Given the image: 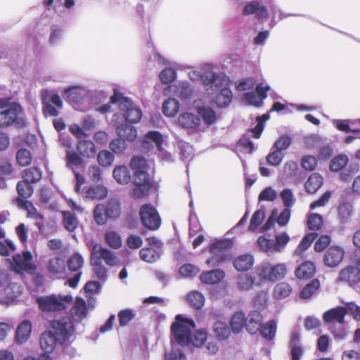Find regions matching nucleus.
Here are the masks:
<instances>
[{"label":"nucleus","mask_w":360,"mask_h":360,"mask_svg":"<svg viewBox=\"0 0 360 360\" xmlns=\"http://www.w3.org/2000/svg\"><path fill=\"white\" fill-rule=\"evenodd\" d=\"M108 195V190L103 186L89 187L86 190V197L90 199L101 200Z\"/></svg>","instance_id":"46"},{"label":"nucleus","mask_w":360,"mask_h":360,"mask_svg":"<svg viewBox=\"0 0 360 360\" xmlns=\"http://www.w3.org/2000/svg\"><path fill=\"white\" fill-rule=\"evenodd\" d=\"M276 332V322L274 320H271L263 326L261 325L260 333L266 340H272L275 337Z\"/></svg>","instance_id":"48"},{"label":"nucleus","mask_w":360,"mask_h":360,"mask_svg":"<svg viewBox=\"0 0 360 360\" xmlns=\"http://www.w3.org/2000/svg\"><path fill=\"white\" fill-rule=\"evenodd\" d=\"M179 124L186 129H195L200 124V117L193 113L184 112L178 117Z\"/></svg>","instance_id":"28"},{"label":"nucleus","mask_w":360,"mask_h":360,"mask_svg":"<svg viewBox=\"0 0 360 360\" xmlns=\"http://www.w3.org/2000/svg\"><path fill=\"white\" fill-rule=\"evenodd\" d=\"M225 276V272L219 269L211 270L202 273L200 276V281L206 284H216L219 283Z\"/></svg>","instance_id":"30"},{"label":"nucleus","mask_w":360,"mask_h":360,"mask_svg":"<svg viewBox=\"0 0 360 360\" xmlns=\"http://www.w3.org/2000/svg\"><path fill=\"white\" fill-rule=\"evenodd\" d=\"M142 260L148 263H153L158 260L161 255V251L153 248H142L139 252Z\"/></svg>","instance_id":"42"},{"label":"nucleus","mask_w":360,"mask_h":360,"mask_svg":"<svg viewBox=\"0 0 360 360\" xmlns=\"http://www.w3.org/2000/svg\"><path fill=\"white\" fill-rule=\"evenodd\" d=\"M243 14L245 15L254 14L258 20L269 18L267 8L258 1L248 2L243 8Z\"/></svg>","instance_id":"18"},{"label":"nucleus","mask_w":360,"mask_h":360,"mask_svg":"<svg viewBox=\"0 0 360 360\" xmlns=\"http://www.w3.org/2000/svg\"><path fill=\"white\" fill-rule=\"evenodd\" d=\"M65 260L59 257L51 258L48 264L49 271L54 276L63 274L65 271Z\"/></svg>","instance_id":"40"},{"label":"nucleus","mask_w":360,"mask_h":360,"mask_svg":"<svg viewBox=\"0 0 360 360\" xmlns=\"http://www.w3.org/2000/svg\"><path fill=\"white\" fill-rule=\"evenodd\" d=\"M213 332L216 338L219 340L228 339L231 334V330L224 322L217 321L213 325Z\"/></svg>","instance_id":"41"},{"label":"nucleus","mask_w":360,"mask_h":360,"mask_svg":"<svg viewBox=\"0 0 360 360\" xmlns=\"http://www.w3.org/2000/svg\"><path fill=\"white\" fill-rule=\"evenodd\" d=\"M16 188L19 195V198L17 199H23L24 200L29 198L32 195L34 191L31 184L25 181H19Z\"/></svg>","instance_id":"49"},{"label":"nucleus","mask_w":360,"mask_h":360,"mask_svg":"<svg viewBox=\"0 0 360 360\" xmlns=\"http://www.w3.org/2000/svg\"><path fill=\"white\" fill-rule=\"evenodd\" d=\"M88 314V309L86 302L81 297H77L74 304L70 309V317L77 324H79L84 319Z\"/></svg>","instance_id":"20"},{"label":"nucleus","mask_w":360,"mask_h":360,"mask_svg":"<svg viewBox=\"0 0 360 360\" xmlns=\"http://www.w3.org/2000/svg\"><path fill=\"white\" fill-rule=\"evenodd\" d=\"M163 142L164 138L160 132L155 130L149 131L145 134L141 146L144 151L147 153L152 150L155 146L157 150L164 156L166 155V152L162 148Z\"/></svg>","instance_id":"15"},{"label":"nucleus","mask_w":360,"mask_h":360,"mask_svg":"<svg viewBox=\"0 0 360 360\" xmlns=\"http://www.w3.org/2000/svg\"><path fill=\"white\" fill-rule=\"evenodd\" d=\"M323 178L319 173L311 174L304 184L305 190L308 193H315L323 185Z\"/></svg>","instance_id":"31"},{"label":"nucleus","mask_w":360,"mask_h":360,"mask_svg":"<svg viewBox=\"0 0 360 360\" xmlns=\"http://www.w3.org/2000/svg\"><path fill=\"white\" fill-rule=\"evenodd\" d=\"M32 323L29 320L22 321L17 327L15 340L19 344L25 342L32 333Z\"/></svg>","instance_id":"29"},{"label":"nucleus","mask_w":360,"mask_h":360,"mask_svg":"<svg viewBox=\"0 0 360 360\" xmlns=\"http://www.w3.org/2000/svg\"><path fill=\"white\" fill-rule=\"evenodd\" d=\"M349 158L345 154H340L334 157L329 165L330 170L332 172H339L342 170L348 163Z\"/></svg>","instance_id":"47"},{"label":"nucleus","mask_w":360,"mask_h":360,"mask_svg":"<svg viewBox=\"0 0 360 360\" xmlns=\"http://www.w3.org/2000/svg\"><path fill=\"white\" fill-rule=\"evenodd\" d=\"M238 288L240 291H249L254 286H262L264 285L262 277H260L257 266L255 272L252 274H240L237 278Z\"/></svg>","instance_id":"12"},{"label":"nucleus","mask_w":360,"mask_h":360,"mask_svg":"<svg viewBox=\"0 0 360 360\" xmlns=\"http://www.w3.org/2000/svg\"><path fill=\"white\" fill-rule=\"evenodd\" d=\"M178 147L180 150L181 158L184 162L189 161L192 159L193 149L191 145L181 140L178 142Z\"/></svg>","instance_id":"56"},{"label":"nucleus","mask_w":360,"mask_h":360,"mask_svg":"<svg viewBox=\"0 0 360 360\" xmlns=\"http://www.w3.org/2000/svg\"><path fill=\"white\" fill-rule=\"evenodd\" d=\"M248 323H246V329L250 334H255L257 333V328H252V324H260L262 325V316L258 311H252L248 315L247 319Z\"/></svg>","instance_id":"50"},{"label":"nucleus","mask_w":360,"mask_h":360,"mask_svg":"<svg viewBox=\"0 0 360 360\" xmlns=\"http://www.w3.org/2000/svg\"><path fill=\"white\" fill-rule=\"evenodd\" d=\"M50 90L49 89H42L41 92L42 103H43V111L44 114L46 117H56L58 115V112L56 108V106H53L48 101L49 97Z\"/></svg>","instance_id":"36"},{"label":"nucleus","mask_w":360,"mask_h":360,"mask_svg":"<svg viewBox=\"0 0 360 360\" xmlns=\"http://www.w3.org/2000/svg\"><path fill=\"white\" fill-rule=\"evenodd\" d=\"M12 266L16 272L25 271L29 274H34L37 269L32 263V255L30 251L13 255Z\"/></svg>","instance_id":"10"},{"label":"nucleus","mask_w":360,"mask_h":360,"mask_svg":"<svg viewBox=\"0 0 360 360\" xmlns=\"http://www.w3.org/2000/svg\"><path fill=\"white\" fill-rule=\"evenodd\" d=\"M140 217L144 226L157 230L161 224V219L156 209L151 205L145 204L140 209Z\"/></svg>","instance_id":"11"},{"label":"nucleus","mask_w":360,"mask_h":360,"mask_svg":"<svg viewBox=\"0 0 360 360\" xmlns=\"http://www.w3.org/2000/svg\"><path fill=\"white\" fill-rule=\"evenodd\" d=\"M84 264V259L79 253L72 255L68 261V266L71 271L79 272Z\"/></svg>","instance_id":"62"},{"label":"nucleus","mask_w":360,"mask_h":360,"mask_svg":"<svg viewBox=\"0 0 360 360\" xmlns=\"http://www.w3.org/2000/svg\"><path fill=\"white\" fill-rule=\"evenodd\" d=\"M347 315V309L339 306L326 311L323 315V319L326 323H342Z\"/></svg>","instance_id":"23"},{"label":"nucleus","mask_w":360,"mask_h":360,"mask_svg":"<svg viewBox=\"0 0 360 360\" xmlns=\"http://www.w3.org/2000/svg\"><path fill=\"white\" fill-rule=\"evenodd\" d=\"M187 300L195 309H200L205 303L203 295L198 291H193L188 293Z\"/></svg>","instance_id":"55"},{"label":"nucleus","mask_w":360,"mask_h":360,"mask_svg":"<svg viewBox=\"0 0 360 360\" xmlns=\"http://www.w3.org/2000/svg\"><path fill=\"white\" fill-rule=\"evenodd\" d=\"M316 272V267L314 263L306 261L300 265L295 270V276L299 279H309Z\"/></svg>","instance_id":"32"},{"label":"nucleus","mask_w":360,"mask_h":360,"mask_svg":"<svg viewBox=\"0 0 360 360\" xmlns=\"http://www.w3.org/2000/svg\"><path fill=\"white\" fill-rule=\"evenodd\" d=\"M37 302L40 310L44 312H58L65 310L73 302L70 295H51L37 297Z\"/></svg>","instance_id":"3"},{"label":"nucleus","mask_w":360,"mask_h":360,"mask_svg":"<svg viewBox=\"0 0 360 360\" xmlns=\"http://www.w3.org/2000/svg\"><path fill=\"white\" fill-rule=\"evenodd\" d=\"M78 223V219L74 213L69 211L63 212V224L67 231L73 232L77 227Z\"/></svg>","instance_id":"45"},{"label":"nucleus","mask_w":360,"mask_h":360,"mask_svg":"<svg viewBox=\"0 0 360 360\" xmlns=\"http://www.w3.org/2000/svg\"><path fill=\"white\" fill-rule=\"evenodd\" d=\"M22 112V107L16 103H13L8 108L0 112V127H8L13 124H20V119H18L19 115Z\"/></svg>","instance_id":"16"},{"label":"nucleus","mask_w":360,"mask_h":360,"mask_svg":"<svg viewBox=\"0 0 360 360\" xmlns=\"http://www.w3.org/2000/svg\"><path fill=\"white\" fill-rule=\"evenodd\" d=\"M23 180L30 184L39 181L41 178V172L37 167H30L25 169L23 172Z\"/></svg>","instance_id":"51"},{"label":"nucleus","mask_w":360,"mask_h":360,"mask_svg":"<svg viewBox=\"0 0 360 360\" xmlns=\"http://www.w3.org/2000/svg\"><path fill=\"white\" fill-rule=\"evenodd\" d=\"M77 150L81 155L88 158H94L96 155L95 145L89 140H81L77 145Z\"/></svg>","instance_id":"34"},{"label":"nucleus","mask_w":360,"mask_h":360,"mask_svg":"<svg viewBox=\"0 0 360 360\" xmlns=\"http://www.w3.org/2000/svg\"><path fill=\"white\" fill-rule=\"evenodd\" d=\"M98 162L103 167H108L114 161V155L108 150H103L98 153L97 155Z\"/></svg>","instance_id":"64"},{"label":"nucleus","mask_w":360,"mask_h":360,"mask_svg":"<svg viewBox=\"0 0 360 360\" xmlns=\"http://www.w3.org/2000/svg\"><path fill=\"white\" fill-rule=\"evenodd\" d=\"M176 322L171 326L172 335L176 343L186 346L190 342L195 347L202 346L207 339V332L200 329L191 336L192 330L195 324L192 319H185L181 314L176 316Z\"/></svg>","instance_id":"2"},{"label":"nucleus","mask_w":360,"mask_h":360,"mask_svg":"<svg viewBox=\"0 0 360 360\" xmlns=\"http://www.w3.org/2000/svg\"><path fill=\"white\" fill-rule=\"evenodd\" d=\"M232 246V242L229 239L217 240L210 247L212 256L206 260V264L210 266H217L224 262L228 257V250Z\"/></svg>","instance_id":"6"},{"label":"nucleus","mask_w":360,"mask_h":360,"mask_svg":"<svg viewBox=\"0 0 360 360\" xmlns=\"http://www.w3.org/2000/svg\"><path fill=\"white\" fill-rule=\"evenodd\" d=\"M77 326L78 324L68 316L51 322V329L63 344L67 342H72L75 339Z\"/></svg>","instance_id":"5"},{"label":"nucleus","mask_w":360,"mask_h":360,"mask_svg":"<svg viewBox=\"0 0 360 360\" xmlns=\"http://www.w3.org/2000/svg\"><path fill=\"white\" fill-rule=\"evenodd\" d=\"M68 101L72 104H79L88 94V90L82 86H68L64 90Z\"/></svg>","instance_id":"25"},{"label":"nucleus","mask_w":360,"mask_h":360,"mask_svg":"<svg viewBox=\"0 0 360 360\" xmlns=\"http://www.w3.org/2000/svg\"><path fill=\"white\" fill-rule=\"evenodd\" d=\"M289 348L292 360H300L304 354V349L301 345L300 336L296 331L291 333Z\"/></svg>","instance_id":"27"},{"label":"nucleus","mask_w":360,"mask_h":360,"mask_svg":"<svg viewBox=\"0 0 360 360\" xmlns=\"http://www.w3.org/2000/svg\"><path fill=\"white\" fill-rule=\"evenodd\" d=\"M257 267L264 284L269 281L276 282L282 279L287 271L284 264L272 265L266 261L259 264Z\"/></svg>","instance_id":"7"},{"label":"nucleus","mask_w":360,"mask_h":360,"mask_svg":"<svg viewBox=\"0 0 360 360\" xmlns=\"http://www.w3.org/2000/svg\"><path fill=\"white\" fill-rule=\"evenodd\" d=\"M316 237L317 233H311L306 235L295 250V254L296 255H301L302 252L311 245V243L316 238Z\"/></svg>","instance_id":"54"},{"label":"nucleus","mask_w":360,"mask_h":360,"mask_svg":"<svg viewBox=\"0 0 360 360\" xmlns=\"http://www.w3.org/2000/svg\"><path fill=\"white\" fill-rule=\"evenodd\" d=\"M91 255L101 261L103 259L109 266H114L118 262V258L115 254L105 248H103L100 245L95 244L91 248Z\"/></svg>","instance_id":"22"},{"label":"nucleus","mask_w":360,"mask_h":360,"mask_svg":"<svg viewBox=\"0 0 360 360\" xmlns=\"http://www.w3.org/2000/svg\"><path fill=\"white\" fill-rule=\"evenodd\" d=\"M231 330L233 333H239L246 326L245 314L241 311L236 312L231 319Z\"/></svg>","instance_id":"43"},{"label":"nucleus","mask_w":360,"mask_h":360,"mask_svg":"<svg viewBox=\"0 0 360 360\" xmlns=\"http://www.w3.org/2000/svg\"><path fill=\"white\" fill-rule=\"evenodd\" d=\"M64 30L61 26L52 25L51 27L49 42L52 45H56L62 40Z\"/></svg>","instance_id":"63"},{"label":"nucleus","mask_w":360,"mask_h":360,"mask_svg":"<svg viewBox=\"0 0 360 360\" xmlns=\"http://www.w3.org/2000/svg\"><path fill=\"white\" fill-rule=\"evenodd\" d=\"M110 103L117 104L119 113L114 114L112 122L116 127L117 135L128 141H133L137 136L136 129L127 123H138L142 117L141 110L133 101L115 90L110 97Z\"/></svg>","instance_id":"1"},{"label":"nucleus","mask_w":360,"mask_h":360,"mask_svg":"<svg viewBox=\"0 0 360 360\" xmlns=\"http://www.w3.org/2000/svg\"><path fill=\"white\" fill-rule=\"evenodd\" d=\"M179 109V103L176 98L169 97L162 105V112L167 117H174Z\"/></svg>","instance_id":"39"},{"label":"nucleus","mask_w":360,"mask_h":360,"mask_svg":"<svg viewBox=\"0 0 360 360\" xmlns=\"http://www.w3.org/2000/svg\"><path fill=\"white\" fill-rule=\"evenodd\" d=\"M23 291V287L18 283H10L4 288V295L11 302L17 299Z\"/></svg>","instance_id":"38"},{"label":"nucleus","mask_w":360,"mask_h":360,"mask_svg":"<svg viewBox=\"0 0 360 360\" xmlns=\"http://www.w3.org/2000/svg\"><path fill=\"white\" fill-rule=\"evenodd\" d=\"M338 279L354 289H360V268L355 265L347 266L340 271Z\"/></svg>","instance_id":"14"},{"label":"nucleus","mask_w":360,"mask_h":360,"mask_svg":"<svg viewBox=\"0 0 360 360\" xmlns=\"http://www.w3.org/2000/svg\"><path fill=\"white\" fill-rule=\"evenodd\" d=\"M254 264L253 256L250 254H244L236 257L233 261V266L238 271L249 270Z\"/></svg>","instance_id":"33"},{"label":"nucleus","mask_w":360,"mask_h":360,"mask_svg":"<svg viewBox=\"0 0 360 360\" xmlns=\"http://www.w3.org/2000/svg\"><path fill=\"white\" fill-rule=\"evenodd\" d=\"M194 89L187 81H180L176 84L169 85L164 89V94L168 97H178L182 101L190 100Z\"/></svg>","instance_id":"9"},{"label":"nucleus","mask_w":360,"mask_h":360,"mask_svg":"<svg viewBox=\"0 0 360 360\" xmlns=\"http://www.w3.org/2000/svg\"><path fill=\"white\" fill-rule=\"evenodd\" d=\"M63 342L58 338V336L51 329L41 333L39 338V345L41 349L46 353H51L53 351L57 345H63Z\"/></svg>","instance_id":"19"},{"label":"nucleus","mask_w":360,"mask_h":360,"mask_svg":"<svg viewBox=\"0 0 360 360\" xmlns=\"http://www.w3.org/2000/svg\"><path fill=\"white\" fill-rule=\"evenodd\" d=\"M189 78L194 82L202 81L205 86H219L226 83V77L224 74H216L212 71L202 75L200 71L193 70L188 72Z\"/></svg>","instance_id":"8"},{"label":"nucleus","mask_w":360,"mask_h":360,"mask_svg":"<svg viewBox=\"0 0 360 360\" xmlns=\"http://www.w3.org/2000/svg\"><path fill=\"white\" fill-rule=\"evenodd\" d=\"M270 90L269 85L259 84L256 86V93L254 91L245 93L244 100L250 105L260 107L263 105V100L267 96L266 92Z\"/></svg>","instance_id":"17"},{"label":"nucleus","mask_w":360,"mask_h":360,"mask_svg":"<svg viewBox=\"0 0 360 360\" xmlns=\"http://www.w3.org/2000/svg\"><path fill=\"white\" fill-rule=\"evenodd\" d=\"M16 202L19 207L24 208L27 212L28 217L37 220L36 225L39 228V230L42 229L44 226L43 224V219L44 215L39 212L37 209L34 207L32 202L27 200H24L23 199H16Z\"/></svg>","instance_id":"26"},{"label":"nucleus","mask_w":360,"mask_h":360,"mask_svg":"<svg viewBox=\"0 0 360 360\" xmlns=\"http://www.w3.org/2000/svg\"><path fill=\"white\" fill-rule=\"evenodd\" d=\"M105 240L106 243L114 249H118L122 245L120 236L115 231H108L105 233Z\"/></svg>","instance_id":"61"},{"label":"nucleus","mask_w":360,"mask_h":360,"mask_svg":"<svg viewBox=\"0 0 360 360\" xmlns=\"http://www.w3.org/2000/svg\"><path fill=\"white\" fill-rule=\"evenodd\" d=\"M320 287L318 279H314L307 284L301 290L300 296L302 299H309Z\"/></svg>","instance_id":"52"},{"label":"nucleus","mask_w":360,"mask_h":360,"mask_svg":"<svg viewBox=\"0 0 360 360\" xmlns=\"http://www.w3.org/2000/svg\"><path fill=\"white\" fill-rule=\"evenodd\" d=\"M330 330L336 340L341 341L347 337L349 333V330L345 321L342 323H333L330 328Z\"/></svg>","instance_id":"37"},{"label":"nucleus","mask_w":360,"mask_h":360,"mask_svg":"<svg viewBox=\"0 0 360 360\" xmlns=\"http://www.w3.org/2000/svg\"><path fill=\"white\" fill-rule=\"evenodd\" d=\"M198 112L207 125H212L217 121L216 112L209 106L199 108Z\"/></svg>","instance_id":"44"},{"label":"nucleus","mask_w":360,"mask_h":360,"mask_svg":"<svg viewBox=\"0 0 360 360\" xmlns=\"http://www.w3.org/2000/svg\"><path fill=\"white\" fill-rule=\"evenodd\" d=\"M292 292L290 285L285 283L281 282L278 283L274 288V296L277 299H283L288 297Z\"/></svg>","instance_id":"53"},{"label":"nucleus","mask_w":360,"mask_h":360,"mask_svg":"<svg viewBox=\"0 0 360 360\" xmlns=\"http://www.w3.org/2000/svg\"><path fill=\"white\" fill-rule=\"evenodd\" d=\"M323 223V217L317 213H311L308 215L307 226L311 231L319 230Z\"/></svg>","instance_id":"58"},{"label":"nucleus","mask_w":360,"mask_h":360,"mask_svg":"<svg viewBox=\"0 0 360 360\" xmlns=\"http://www.w3.org/2000/svg\"><path fill=\"white\" fill-rule=\"evenodd\" d=\"M121 213L120 204L115 198L110 199L106 204H98L94 210V218L98 225L105 224L108 219L116 220Z\"/></svg>","instance_id":"4"},{"label":"nucleus","mask_w":360,"mask_h":360,"mask_svg":"<svg viewBox=\"0 0 360 360\" xmlns=\"http://www.w3.org/2000/svg\"><path fill=\"white\" fill-rule=\"evenodd\" d=\"M113 178L120 184H127L131 180V173L127 167L120 165L114 168Z\"/></svg>","instance_id":"35"},{"label":"nucleus","mask_w":360,"mask_h":360,"mask_svg":"<svg viewBox=\"0 0 360 360\" xmlns=\"http://www.w3.org/2000/svg\"><path fill=\"white\" fill-rule=\"evenodd\" d=\"M344 256L343 248L340 246H331L326 252L324 264L329 267H335L340 264Z\"/></svg>","instance_id":"21"},{"label":"nucleus","mask_w":360,"mask_h":360,"mask_svg":"<svg viewBox=\"0 0 360 360\" xmlns=\"http://www.w3.org/2000/svg\"><path fill=\"white\" fill-rule=\"evenodd\" d=\"M91 263L94 266V271L96 276L101 280H105L107 278V269L101 264V261L91 255Z\"/></svg>","instance_id":"60"},{"label":"nucleus","mask_w":360,"mask_h":360,"mask_svg":"<svg viewBox=\"0 0 360 360\" xmlns=\"http://www.w3.org/2000/svg\"><path fill=\"white\" fill-rule=\"evenodd\" d=\"M284 157V152L271 148V152L266 157V160L269 165L277 167L281 163Z\"/></svg>","instance_id":"57"},{"label":"nucleus","mask_w":360,"mask_h":360,"mask_svg":"<svg viewBox=\"0 0 360 360\" xmlns=\"http://www.w3.org/2000/svg\"><path fill=\"white\" fill-rule=\"evenodd\" d=\"M229 79L226 77V83L225 84H219V86H213L212 87H215L217 89H220V91L216 95L214 98V103L219 108H225L228 106L231 102L233 94L231 89L227 87Z\"/></svg>","instance_id":"24"},{"label":"nucleus","mask_w":360,"mask_h":360,"mask_svg":"<svg viewBox=\"0 0 360 360\" xmlns=\"http://www.w3.org/2000/svg\"><path fill=\"white\" fill-rule=\"evenodd\" d=\"M134 181L136 187L133 190V195L137 198H141L148 193L151 187L149 174L146 170L136 171Z\"/></svg>","instance_id":"13"},{"label":"nucleus","mask_w":360,"mask_h":360,"mask_svg":"<svg viewBox=\"0 0 360 360\" xmlns=\"http://www.w3.org/2000/svg\"><path fill=\"white\" fill-rule=\"evenodd\" d=\"M298 172V165L295 161H287L283 165V175L287 180L295 178Z\"/></svg>","instance_id":"59"}]
</instances>
